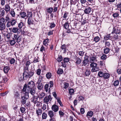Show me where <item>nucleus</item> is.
<instances>
[{"label": "nucleus", "instance_id": "dca6fc26", "mask_svg": "<svg viewBox=\"0 0 121 121\" xmlns=\"http://www.w3.org/2000/svg\"><path fill=\"white\" fill-rule=\"evenodd\" d=\"M51 108L52 110L56 112H57L59 109V108L58 106L56 105H53L52 107Z\"/></svg>", "mask_w": 121, "mask_h": 121}, {"label": "nucleus", "instance_id": "ddd939ff", "mask_svg": "<svg viewBox=\"0 0 121 121\" xmlns=\"http://www.w3.org/2000/svg\"><path fill=\"white\" fill-rule=\"evenodd\" d=\"M34 82L33 81H31L29 82L27 84V89L29 88H33L35 86Z\"/></svg>", "mask_w": 121, "mask_h": 121}, {"label": "nucleus", "instance_id": "4468645a", "mask_svg": "<svg viewBox=\"0 0 121 121\" xmlns=\"http://www.w3.org/2000/svg\"><path fill=\"white\" fill-rule=\"evenodd\" d=\"M28 91L27 93H28L29 95V93H30L32 95H34L35 92V90L32 88H29L27 89Z\"/></svg>", "mask_w": 121, "mask_h": 121}, {"label": "nucleus", "instance_id": "72a5a7b5", "mask_svg": "<svg viewBox=\"0 0 121 121\" xmlns=\"http://www.w3.org/2000/svg\"><path fill=\"white\" fill-rule=\"evenodd\" d=\"M110 76L109 74L108 73H104L103 77L105 79H107L109 78Z\"/></svg>", "mask_w": 121, "mask_h": 121}, {"label": "nucleus", "instance_id": "bf43d9fd", "mask_svg": "<svg viewBox=\"0 0 121 121\" xmlns=\"http://www.w3.org/2000/svg\"><path fill=\"white\" fill-rule=\"evenodd\" d=\"M69 92L70 95H72L74 92V90L72 89H70L69 90Z\"/></svg>", "mask_w": 121, "mask_h": 121}, {"label": "nucleus", "instance_id": "ea45409f", "mask_svg": "<svg viewBox=\"0 0 121 121\" xmlns=\"http://www.w3.org/2000/svg\"><path fill=\"white\" fill-rule=\"evenodd\" d=\"M113 34L114 35L113 36V38L115 39V40L118 39L119 38L118 35V34Z\"/></svg>", "mask_w": 121, "mask_h": 121}, {"label": "nucleus", "instance_id": "8fccbe9b", "mask_svg": "<svg viewBox=\"0 0 121 121\" xmlns=\"http://www.w3.org/2000/svg\"><path fill=\"white\" fill-rule=\"evenodd\" d=\"M71 33H74L76 32V29L75 28H73L72 27H71Z\"/></svg>", "mask_w": 121, "mask_h": 121}, {"label": "nucleus", "instance_id": "e2e57ef3", "mask_svg": "<svg viewBox=\"0 0 121 121\" xmlns=\"http://www.w3.org/2000/svg\"><path fill=\"white\" fill-rule=\"evenodd\" d=\"M45 95V93L43 92L41 93L40 95V98H43Z\"/></svg>", "mask_w": 121, "mask_h": 121}, {"label": "nucleus", "instance_id": "09e8293b", "mask_svg": "<svg viewBox=\"0 0 121 121\" xmlns=\"http://www.w3.org/2000/svg\"><path fill=\"white\" fill-rule=\"evenodd\" d=\"M81 60L79 58H77L76 59L75 63L76 65H78L81 63Z\"/></svg>", "mask_w": 121, "mask_h": 121}, {"label": "nucleus", "instance_id": "4be33fe9", "mask_svg": "<svg viewBox=\"0 0 121 121\" xmlns=\"http://www.w3.org/2000/svg\"><path fill=\"white\" fill-rule=\"evenodd\" d=\"M79 0H70V4L71 5H75L77 2H78Z\"/></svg>", "mask_w": 121, "mask_h": 121}, {"label": "nucleus", "instance_id": "aec40b11", "mask_svg": "<svg viewBox=\"0 0 121 121\" xmlns=\"http://www.w3.org/2000/svg\"><path fill=\"white\" fill-rule=\"evenodd\" d=\"M48 114L50 117L51 118H52L54 116V112L52 111L51 110L49 111Z\"/></svg>", "mask_w": 121, "mask_h": 121}, {"label": "nucleus", "instance_id": "13d9d810", "mask_svg": "<svg viewBox=\"0 0 121 121\" xmlns=\"http://www.w3.org/2000/svg\"><path fill=\"white\" fill-rule=\"evenodd\" d=\"M48 87L49 86L48 84H46L44 86V88L46 92H47L48 91Z\"/></svg>", "mask_w": 121, "mask_h": 121}, {"label": "nucleus", "instance_id": "a19ab883", "mask_svg": "<svg viewBox=\"0 0 121 121\" xmlns=\"http://www.w3.org/2000/svg\"><path fill=\"white\" fill-rule=\"evenodd\" d=\"M46 76L48 79L50 78L52 76L51 73L50 72L48 73L46 75Z\"/></svg>", "mask_w": 121, "mask_h": 121}, {"label": "nucleus", "instance_id": "a878e982", "mask_svg": "<svg viewBox=\"0 0 121 121\" xmlns=\"http://www.w3.org/2000/svg\"><path fill=\"white\" fill-rule=\"evenodd\" d=\"M120 48H116L115 47L114 48H113L112 49V51L114 53H118L119 52Z\"/></svg>", "mask_w": 121, "mask_h": 121}, {"label": "nucleus", "instance_id": "49530a36", "mask_svg": "<svg viewBox=\"0 0 121 121\" xmlns=\"http://www.w3.org/2000/svg\"><path fill=\"white\" fill-rule=\"evenodd\" d=\"M90 66L92 68L96 67L97 64L96 63L92 62L90 65Z\"/></svg>", "mask_w": 121, "mask_h": 121}, {"label": "nucleus", "instance_id": "7c9ffc66", "mask_svg": "<svg viewBox=\"0 0 121 121\" xmlns=\"http://www.w3.org/2000/svg\"><path fill=\"white\" fill-rule=\"evenodd\" d=\"M9 69V68L8 66H6L4 68V71L5 73H7Z\"/></svg>", "mask_w": 121, "mask_h": 121}, {"label": "nucleus", "instance_id": "2f4dec72", "mask_svg": "<svg viewBox=\"0 0 121 121\" xmlns=\"http://www.w3.org/2000/svg\"><path fill=\"white\" fill-rule=\"evenodd\" d=\"M110 50L109 48L105 47L104 49V53H109Z\"/></svg>", "mask_w": 121, "mask_h": 121}, {"label": "nucleus", "instance_id": "2eb2a0df", "mask_svg": "<svg viewBox=\"0 0 121 121\" xmlns=\"http://www.w3.org/2000/svg\"><path fill=\"white\" fill-rule=\"evenodd\" d=\"M111 34H107L105 35L104 39L105 40H111L112 39V36L111 35Z\"/></svg>", "mask_w": 121, "mask_h": 121}, {"label": "nucleus", "instance_id": "a211bd4d", "mask_svg": "<svg viewBox=\"0 0 121 121\" xmlns=\"http://www.w3.org/2000/svg\"><path fill=\"white\" fill-rule=\"evenodd\" d=\"M37 83L38 84L37 86L39 90H41L43 88V85L40 81H38Z\"/></svg>", "mask_w": 121, "mask_h": 121}, {"label": "nucleus", "instance_id": "393cba45", "mask_svg": "<svg viewBox=\"0 0 121 121\" xmlns=\"http://www.w3.org/2000/svg\"><path fill=\"white\" fill-rule=\"evenodd\" d=\"M42 112V111L41 109H36V113L38 117H39V115H41Z\"/></svg>", "mask_w": 121, "mask_h": 121}, {"label": "nucleus", "instance_id": "3c124183", "mask_svg": "<svg viewBox=\"0 0 121 121\" xmlns=\"http://www.w3.org/2000/svg\"><path fill=\"white\" fill-rule=\"evenodd\" d=\"M63 60V57L61 56H59L58 58H57V61L58 62H60Z\"/></svg>", "mask_w": 121, "mask_h": 121}, {"label": "nucleus", "instance_id": "9d476101", "mask_svg": "<svg viewBox=\"0 0 121 121\" xmlns=\"http://www.w3.org/2000/svg\"><path fill=\"white\" fill-rule=\"evenodd\" d=\"M120 31L119 28L117 27H114L113 28L111 34H118L119 35Z\"/></svg>", "mask_w": 121, "mask_h": 121}, {"label": "nucleus", "instance_id": "5701e85b", "mask_svg": "<svg viewBox=\"0 0 121 121\" xmlns=\"http://www.w3.org/2000/svg\"><path fill=\"white\" fill-rule=\"evenodd\" d=\"M49 39L48 38L44 39L43 41V44L46 46H47L48 45V43H49Z\"/></svg>", "mask_w": 121, "mask_h": 121}, {"label": "nucleus", "instance_id": "c756f323", "mask_svg": "<svg viewBox=\"0 0 121 121\" xmlns=\"http://www.w3.org/2000/svg\"><path fill=\"white\" fill-rule=\"evenodd\" d=\"M84 19H83L81 21V22L82 25H84L88 22L87 18H85Z\"/></svg>", "mask_w": 121, "mask_h": 121}, {"label": "nucleus", "instance_id": "e433bc0d", "mask_svg": "<svg viewBox=\"0 0 121 121\" xmlns=\"http://www.w3.org/2000/svg\"><path fill=\"white\" fill-rule=\"evenodd\" d=\"M0 17H2L4 15L5 13L4 10L2 9L0 10Z\"/></svg>", "mask_w": 121, "mask_h": 121}, {"label": "nucleus", "instance_id": "39448f33", "mask_svg": "<svg viewBox=\"0 0 121 121\" xmlns=\"http://www.w3.org/2000/svg\"><path fill=\"white\" fill-rule=\"evenodd\" d=\"M61 23L64 28L66 30L68 29L69 27L68 21L66 20L65 19H63L61 21Z\"/></svg>", "mask_w": 121, "mask_h": 121}, {"label": "nucleus", "instance_id": "58836bf2", "mask_svg": "<svg viewBox=\"0 0 121 121\" xmlns=\"http://www.w3.org/2000/svg\"><path fill=\"white\" fill-rule=\"evenodd\" d=\"M42 117L43 119H46L47 117V114L45 112H43L42 114Z\"/></svg>", "mask_w": 121, "mask_h": 121}, {"label": "nucleus", "instance_id": "69168bd1", "mask_svg": "<svg viewBox=\"0 0 121 121\" xmlns=\"http://www.w3.org/2000/svg\"><path fill=\"white\" fill-rule=\"evenodd\" d=\"M64 88L66 89L68 88L69 86V84L67 82L64 83Z\"/></svg>", "mask_w": 121, "mask_h": 121}, {"label": "nucleus", "instance_id": "bb28decb", "mask_svg": "<svg viewBox=\"0 0 121 121\" xmlns=\"http://www.w3.org/2000/svg\"><path fill=\"white\" fill-rule=\"evenodd\" d=\"M75 20H77V21H78L81 18H82L81 15L80 14H76L75 16Z\"/></svg>", "mask_w": 121, "mask_h": 121}, {"label": "nucleus", "instance_id": "c03bdc74", "mask_svg": "<svg viewBox=\"0 0 121 121\" xmlns=\"http://www.w3.org/2000/svg\"><path fill=\"white\" fill-rule=\"evenodd\" d=\"M55 26L56 25L55 24L54 22H52L50 24L49 27L51 28L52 29L55 27Z\"/></svg>", "mask_w": 121, "mask_h": 121}, {"label": "nucleus", "instance_id": "9b49d317", "mask_svg": "<svg viewBox=\"0 0 121 121\" xmlns=\"http://www.w3.org/2000/svg\"><path fill=\"white\" fill-rule=\"evenodd\" d=\"M22 31L21 29H18V27H13L12 30V31L14 33H17L19 34Z\"/></svg>", "mask_w": 121, "mask_h": 121}, {"label": "nucleus", "instance_id": "b1692460", "mask_svg": "<svg viewBox=\"0 0 121 121\" xmlns=\"http://www.w3.org/2000/svg\"><path fill=\"white\" fill-rule=\"evenodd\" d=\"M9 12V13L11 14L12 17H15L16 13L14 10V9H11Z\"/></svg>", "mask_w": 121, "mask_h": 121}, {"label": "nucleus", "instance_id": "4c0bfd02", "mask_svg": "<svg viewBox=\"0 0 121 121\" xmlns=\"http://www.w3.org/2000/svg\"><path fill=\"white\" fill-rule=\"evenodd\" d=\"M100 40V38L98 36L95 37L94 39V41H95L96 43L98 42Z\"/></svg>", "mask_w": 121, "mask_h": 121}, {"label": "nucleus", "instance_id": "6e6552de", "mask_svg": "<svg viewBox=\"0 0 121 121\" xmlns=\"http://www.w3.org/2000/svg\"><path fill=\"white\" fill-rule=\"evenodd\" d=\"M34 21L32 18H28L27 21V24L28 25V26L32 29H34V27L33 26H31L32 25L34 24Z\"/></svg>", "mask_w": 121, "mask_h": 121}, {"label": "nucleus", "instance_id": "f3484780", "mask_svg": "<svg viewBox=\"0 0 121 121\" xmlns=\"http://www.w3.org/2000/svg\"><path fill=\"white\" fill-rule=\"evenodd\" d=\"M4 10L7 13H8L10 11V9H11L10 6L8 4H6L5 6Z\"/></svg>", "mask_w": 121, "mask_h": 121}, {"label": "nucleus", "instance_id": "6e6d98bb", "mask_svg": "<svg viewBox=\"0 0 121 121\" xmlns=\"http://www.w3.org/2000/svg\"><path fill=\"white\" fill-rule=\"evenodd\" d=\"M104 74V73L103 72L101 71H99V72L98 73V75L100 77H103Z\"/></svg>", "mask_w": 121, "mask_h": 121}, {"label": "nucleus", "instance_id": "f8f14e48", "mask_svg": "<svg viewBox=\"0 0 121 121\" xmlns=\"http://www.w3.org/2000/svg\"><path fill=\"white\" fill-rule=\"evenodd\" d=\"M3 35L5 40L7 42L9 40L11 37V34L10 33H8L7 34H4Z\"/></svg>", "mask_w": 121, "mask_h": 121}, {"label": "nucleus", "instance_id": "0e129e2a", "mask_svg": "<svg viewBox=\"0 0 121 121\" xmlns=\"http://www.w3.org/2000/svg\"><path fill=\"white\" fill-rule=\"evenodd\" d=\"M105 46L108 47H109L110 45L111 44L108 41H106L105 43Z\"/></svg>", "mask_w": 121, "mask_h": 121}, {"label": "nucleus", "instance_id": "5fc2aeb1", "mask_svg": "<svg viewBox=\"0 0 121 121\" xmlns=\"http://www.w3.org/2000/svg\"><path fill=\"white\" fill-rule=\"evenodd\" d=\"M96 59L95 57H91L90 58V62H94Z\"/></svg>", "mask_w": 121, "mask_h": 121}, {"label": "nucleus", "instance_id": "423d86ee", "mask_svg": "<svg viewBox=\"0 0 121 121\" xmlns=\"http://www.w3.org/2000/svg\"><path fill=\"white\" fill-rule=\"evenodd\" d=\"M16 22V20L13 18L10 21L7 22L6 24V26L7 27L9 28L11 26H13L15 24Z\"/></svg>", "mask_w": 121, "mask_h": 121}, {"label": "nucleus", "instance_id": "79ce46f5", "mask_svg": "<svg viewBox=\"0 0 121 121\" xmlns=\"http://www.w3.org/2000/svg\"><path fill=\"white\" fill-rule=\"evenodd\" d=\"M47 10L48 13H51L53 11V9L52 7H49L48 9H47Z\"/></svg>", "mask_w": 121, "mask_h": 121}, {"label": "nucleus", "instance_id": "603ef678", "mask_svg": "<svg viewBox=\"0 0 121 121\" xmlns=\"http://www.w3.org/2000/svg\"><path fill=\"white\" fill-rule=\"evenodd\" d=\"M119 83V81L118 80H117L114 81L113 84L114 86H117L118 85Z\"/></svg>", "mask_w": 121, "mask_h": 121}, {"label": "nucleus", "instance_id": "7ed1b4c3", "mask_svg": "<svg viewBox=\"0 0 121 121\" xmlns=\"http://www.w3.org/2000/svg\"><path fill=\"white\" fill-rule=\"evenodd\" d=\"M70 46V44L69 43L66 45L65 44L62 45L60 47V49L61 51H63V53H69V51L67 48Z\"/></svg>", "mask_w": 121, "mask_h": 121}, {"label": "nucleus", "instance_id": "f03ea898", "mask_svg": "<svg viewBox=\"0 0 121 121\" xmlns=\"http://www.w3.org/2000/svg\"><path fill=\"white\" fill-rule=\"evenodd\" d=\"M34 74V72L31 71L24 72L23 75V79L26 80L28 78H30Z\"/></svg>", "mask_w": 121, "mask_h": 121}, {"label": "nucleus", "instance_id": "f257e3e1", "mask_svg": "<svg viewBox=\"0 0 121 121\" xmlns=\"http://www.w3.org/2000/svg\"><path fill=\"white\" fill-rule=\"evenodd\" d=\"M24 96H22L21 97L22 99V102L23 104H25L27 106H29L30 104V102H27L26 103V100L29 98V95L28 93L27 92L25 93Z\"/></svg>", "mask_w": 121, "mask_h": 121}, {"label": "nucleus", "instance_id": "864d4df0", "mask_svg": "<svg viewBox=\"0 0 121 121\" xmlns=\"http://www.w3.org/2000/svg\"><path fill=\"white\" fill-rule=\"evenodd\" d=\"M8 80V79L7 78L5 77H4L3 78V80L2 81V82L5 83Z\"/></svg>", "mask_w": 121, "mask_h": 121}, {"label": "nucleus", "instance_id": "20e7f679", "mask_svg": "<svg viewBox=\"0 0 121 121\" xmlns=\"http://www.w3.org/2000/svg\"><path fill=\"white\" fill-rule=\"evenodd\" d=\"M79 23L78 21L74 19L71 21L70 22L71 27L76 28V29H78L79 27Z\"/></svg>", "mask_w": 121, "mask_h": 121}, {"label": "nucleus", "instance_id": "4d7b16f0", "mask_svg": "<svg viewBox=\"0 0 121 121\" xmlns=\"http://www.w3.org/2000/svg\"><path fill=\"white\" fill-rule=\"evenodd\" d=\"M56 99H57V102L61 106H63V105L62 103L61 102L60 100V99L59 98H58Z\"/></svg>", "mask_w": 121, "mask_h": 121}, {"label": "nucleus", "instance_id": "412c9836", "mask_svg": "<svg viewBox=\"0 0 121 121\" xmlns=\"http://www.w3.org/2000/svg\"><path fill=\"white\" fill-rule=\"evenodd\" d=\"M69 13L65 11L64 13V14L63 16V18L65 20L66 19H68L69 18L68 15Z\"/></svg>", "mask_w": 121, "mask_h": 121}, {"label": "nucleus", "instance_id": "cd10ccee", "mask_svg": "<svg viewBox=\"0 0 121 121\" xmlns=\"http://www.w3.org/2000/svg\"><path fill=\"white\" fill-rule=\"evenodd\" d=\"M27 13V14L26 16L27 17H28V18H32V14L31 12L28 11Z\"/></svg>", "mask_w": 121, "mask_h": 121}, {"label": "nucleus", "instance_id": "f704fd0d", "mask_svg": "<svg viewBox=\"0 0 121 121\" xmlns=\"http://www.w3.org/2000/svg\"><path fill=\"white\" fill-rule=\"evenodd\" d=\"M99 70L97 66L91 69V71L92 72H94L98 71Z\"/></svg>", "mask_w": 121, "mask_h": 121}, {"label": "nucleus", "instance_id": "1a4fd4ad", "mask_svg": "<svg viewBox=\"0 0 121 121\" xmlns=\"http://www.w3.org/2000/svg\"><path fill=\"white\" fill-rule=\"evenodd\" d=\"M13 39L17 43L20 42L21 41V38L18 34H14L13 38Z\"/></svg>", "mask_w": 121, "mask_h": 121}, {"label": "nucleus", "instance_id": "de8ad7c7", "mask_svg": "<svg viewBox=\"0 0 121 121\" xmlns=\"http://www.w3.org/2000/svg\"><path fill=\"white\" fill-rule=\"evenodd\" d=\"M24 23L22 22H21L20 23H19L18 24V28H19V29H20L22 28L23 26Z\"/></svg>", "mask_w": 121, "mask_h": 121}, {"label": "nucleus", "instance_id": "680f3d73", "mask_svg": "<svg viewBox=\"0 0 121 121\" xmlns=\"http://www.w3.org/2000/svg\"><path fill=\"white\" fill-rule=\"evenodd\" d=\"M119 14L118 13H116L113 14L112 16L116 18L119 16Z\"/></svg>", "mask_w": 121, "mask_h": 121}, {"label": "nucleus", "instance_id": "37998d69", "mask_svg": "<svg viewBox=\"0 0 121 121\" xmlns=\"http://www.w3.org/2000/svg\"><path fill=\"white\" fill-rule=\"evenodd\" d=\"M93 114V112L91 111H89L88 112L87 114V116H89L91 117Z\"/></svg>", "mask_w": 121, "mask_h": 121}, {"label": "nucleus", "instance_id": "473e14b6", "mask_svg": "<svg viewBox=\"0 0 121 121\" xmlns=\"http://www.w3.org/2000/svg\"><path fill=\"white\" fill-rule=\"evenodd\" d=\"M8 41L9 42L10 44L11 45H14L16 43V41L14 39L9 40Z\"/></svg>", "mask_w": 121, "mask_h": 121}, {"label": "nucleus", "instance_id": "774afa93", "mask_svg": "<svg viewBox=\"0 0 121 121\" xmlns=\"http://www.w3.org/2000/svg\"><path fill=\"white\" fill-rule=\"evenodd\" d=\"M25 108L23 107H21L20 108V111L22 113H24L25 111Z\"/></svg>", "mask_w": 121, "mask_h": 121}, {"label": "nucleus", "instance_id": "052dcab7", "mask_svg": "<svg viewBox=\"0 0 121 121\" xmlns=\"http://www.w3.org/2000/svg\"><path fill=\"white\" fill-rule=\"evenodd\" d=\"M20 95L18 93L17 91L15 92L14 94V97L15 98H17L19 97V96Z\"/></svg>", "mask_w": 121, "mask_h": 121}, {"label": "nucleus", "instance_id": "338daca9", "mask_svg": "<svg viewBox=\"0 0 121 121\" xmlns=\"http://www.w3.org/2000/svg\"><path fill=\"white\" fill-rule=\"evenodd\" d=\"M47 97H46L44 98L43 100L45 102L47 103L49 100Z\"/></svg>", "mask_w": 121, "mask_h": 121}, {"label": "nucleus", "instance_id": "6ab92c4d", "mask_svg": "<svg viewBox=\"0 0 121 121\" xmlns=\"http://www.w3.org/2000/svg\"><path fill=\"white\" fill-rule=\"evenodd\" d=\"M37 100V97L35 96H33L31 98V101L34 103L35 104L38 102Z\"/></svg>", "mask_w": 121, "mask_h": 121}, {"label": "nucleus", "instance_id": "c85d7f7f", "mask_svg": "<svg viewBox=\"0 0 121 121\" xmlns=\"http://www.w3.org/2000/svg\"><path fill=\"white\" fill-rule=\"evenodd\" d=\"M21 17L22 18H24L26 16V13L24 12H21L20 13Z\"/></svg>", "mask_w": 121, "mask_h": 121}, {"label": "nucleus", "instance_id": "0eeeda50", "mask_svg": "<svg viewBox=\"0 0 121 121\" xmlns=\"http://www.w3.org/2000/svg\"><path fill=\"white\" fill-rule=\"evenodd\" d=\"M92 9L90 7H87L84 10V13L86 14H91L93 13Z\"/></svg>", "mask_w": 121, "mask_h": 121}, {"label": "nucleus", "instance_id": "c9c22d12", "mask_svg": "<svg viewBox=\"0 0 121 121\" xmlns=\"http://www.w3.org/2000/svg\"><path fill=\"white\" fill-rule=\"evenodd\" d=\"M63 72V70L61 69H59L57 71V73L59 74H62Z\"/></svg>", "mask_w": 121, "mask_h": 121}, {"label": "nucleus", "instance_id": "a18cd8bd", "mask_svg": "<svg viewBox=\"0 0 121 121\" xmlns=\"http://www.w3.org/2000/svg\"><path fill=\"white\" fill-rule=\"evenodd\" d=\"M88 60L87 59H85L83 61V64L84 65H86L88 63Z\"/></svg>", "mask_w": 121, "mask_h": 121}]
</instances>
